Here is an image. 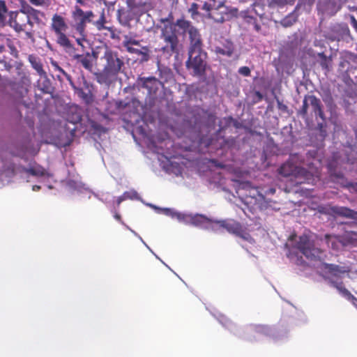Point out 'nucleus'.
<instances>
[{"label":"nucleus","instance_id":"f257e3e1","mask_svg":"<svg viewBox=\"0 0 357 357\" xmlns=\"http://www.w3.org/2000/svg\"><path fill=\"white\" fill-rule=\"evenodd\" d=\"M100 59L103 62V68L102 71L94 74L95 77L100 84L109 86L116 80L118 75L123 71L124 60L117 52L107 47Z\"/></svg>","mask_w":357,"mask_h":357},{"label":"nucleus","instance_id":"f03ea898","mask_svg":"<svg viewBox=\"0 0 357 357\" xmlns=\"http://www.w3.org/2000/svg\"><path fill=\"white\" fill-rule=\"evenodd\" d=\"M159 22L163 24V26H157L160 29V38L162 40L160 51L168 56L174 54H178L183 45L178 38L176 21L174 23H170L167 17H164L160 18Z\"/></svg>","mask_w":357,"mask_h":357},{"label":"nucleus","instance_id":"7ed1b4c3","mask_svg":"<svg viewBox=\"0 0 357 357\" xmlns=\"http://www.w3.org/2000/svg\"><path fill=\"white\" fill-rule=\"evenodd\" d=\"M50 29L56 36V43L64 51L73 52L74 45L66 32L68 29L66 19L60 14L54 13L51 19Z\"/></svg>","mask_w":357,"mask_h":357},{"label":"nucleus","instance_id":"20e7f679","mask_svg":"<svg viewBox=\"0 0 357 357\" xmlns=\"http://www.w3.org/2000/svg\"><path fill=\"white\" fill-rule=\"evenodd\" d=\"M176 24L181 35H188L190 42L188 50L195 52L203 48V40L200 31L192 24V22L182 17L176 20Z\"/></svg>","mask_w":357,"mask_h":357},{"label":"nucleus","instance_id":"39448f33","mask_svg":"<svg viewBox=\"0 0 357 357\" xmlns=\"http://www.w3.org/2000/svg\"><path fill=\"white\" fill-rule=\"evenodd\" d=\"M222 229H225L229 234L238 236L250 243L255 242L254 238L247 231V229L234 219L215 220L213 225V231H219Z\"/></svg>","mask_w":357,"mask_h":357},{"label":"nucleus","instance_id":"423d86ee","mask_svg":"<svg viewBox=\"0 0 357 357\" xmlns=\"http://www.w3.org/2000/svg\"><path fill=\"white\" fill-rule=\"evenodd\" d=\"M164 212L166 215H170L172 218H176L179 221L184 222L185 223L213 230V225L215 220H211L204 215H185L173 211L170 208H165Z\"/></svg>","mask_w":357,"mask_h":357},{"label":"nucleus","instance_id":"0eeeda50","mask_svg":"<svg viewBox=\"0 0 357 357\" xmlns=\"http://www.w3.org/2000/svg\"><path fill=\"white\" fill-rule=\"evenodd\" d=\"M6 22L17 33L25 31L27 25L31 28L33 27V22L29 21L28 16H26L24 2L21 4L19 10H10L8 13V18Z\"/></svg>","mask_w":357,"mask_h":357},{"label":"nucleus","instance_id":"6e6552de","mask_svg":"<svg viewBox=\"0 0 357 357\" xmlns=\"http://www.w3.org/2000/svg\"><path fill=\"white\" fill-rule=\"evenodd\" d=\"M128 10L119 8L116 12V17L119 23L123 26H128L134 17H139L146 12L145 5L135 0H126Z\"/></svg>","mask_w":357,"mask_h":357},{"label":"nucleus","instance_id":"1a4fd4ad","mask_svg":"<svg viewBox=\"0 0 357 357\" xmlns=\"http://www.w3.org/2000/svg\"><path fill=\"white\" fill-rule=\"evenodd\" d=\"M188 59L185 63L186 68L192 70L194 76L200 77L204 75L206 67V52L202 48L195 52H191V50H188Z\"/></svg>","mask_w":357,"mask_h":357},{"label":"nucleus","instance_id":"9d476101","mask_svg":"<svg viewBox=\"0 0 357 357\" xmlns=\"http://www.w3.org/2000/svg\"><path fill=\"white\" fill-rule=\"evenodd\" d=\"M71 16L73 20V29L77 33H84L86 31V24L92 22L95 15L92 10L84 11L80 7L75 6Z\"/></svg>","mask_w":357,"mask_h":357},{"label":"nucleus","instance_id":"9b49d317","mask_svg":"<svg viewBox=\"0 0 357 357\" xmlns=\"http://www.w3.org/2000/svg\"><path fill=\"white\" fill-rule=\"evenodd\" d=\"M296 248L308 259L315 260L321 257L323 251L314 245V242L307 235L299 236Z\"/></svg>","mask_w":357,"mask_h":357},{"label":"nucleus","instance_id":"f8f14e48","mask_svg":"<svg viewBox=\"0 0 357 357\" xmlns=\"http://www.w3.org/2000/svg\"><path fill=\"white\" fill-rule=\"evenodd\" d=\"M65 52L68 54V55L71 56L73 60H75L77 63L80 64L86 70L90 72L92 71L93 66L92 56H93L95 59H97V53L96 52L92 51L91 54L89 52L82 54H76L75 47L73 52Z\"/></svg>","mask_w":357,"mask_h":357},{"label":"nucleus","instance_id":"ddd939ff","mask_svg":"<svg viewBox=\"0 0 357 357\" xmlns=\"http://www.w3.org/2000/svg\"><path fill=\"white\" fill-rule=\"evenodd\" d=\"M317 9L318 15L333 16L341 9V5L337 0H319Z\"/></svg>","mask_w":357,"mask_h":357},{"label":"nucleus","instance_id":"4468645a","mask_svg":"<svg viewBox=\"0 0 357 357\" xmlns=\"http://www.w3.org/2000/svg\"><path fill=\"white\" fill-rule=\"evenodd\" d=\"M137 86L139 88L146 89L149 96L156 95L159 88L162 86V82L154 77H139L136 81Z\"/></svg>","mask_w":357,"mask_h":357},{"label":"nucleus","instance_id":"2eb2a0df","mask_svg":"<svg viewBox=\"0 0 357 357\" xmlns=\"http://www.w3.org/2000/svg\"><path fill=\"white\" fill-rule=\"evenodd\" d=\"M321 270L323 271V278L329 282L330 280H333L331 277L340 278L341 274L346 272L343 267L328 263L322 264Z\"/></svg>","mask_w":357,"mask_h":357},{"label":"nucleus","instance_id":"dca6fc26","mask_svg":"<svg viewBox=\"0 0 357 357\" xmlns=\"http://www.w3.org/2000/svg\"><path fill=\"white\" fill-rule=\"evenodd\" d=\"M79 84L76 86V89H74L75 92L77 93L79 97H80L86 103L89 104L93 101V96L90 91L88 92H85L83 89V87L89 89V84L86 81L84 75H82L78 78Z\"/></svg>","mask_w":357,"mask_h":357},{"label":"nucleus","instance_id":"f3484780","mask_svg":"<svg viewBox=\"0 0 357 357\" xmlns=\"http://www.w3.org/2000/svg\"><path fill=\"white\" fill-rule=\"evenodd\" d=\"M241 17L245 23L248 25H252L254 29L257 32H259L261 31V22L263 18L262 15H259V18H257V17L251 15L249 11H242L241 13Z\"/></svg>","mask_w":357,"mask_h":357},{"label":"nucleus","instance_id":"a211bd4d","mask_svg":"<svg viewBox=\"0 0 357 357\" xmlns=\"http://www.w3.org/2000/svg\"><path fill=\"white\" fill-rule=\"evenodd\" d=\"M26 16L29 21L33 22L34 24H40L42 22L41 17L45 16V13L39 10L33 8L29 5L26 2H24Z\"/></svg>","mask_w":357,"mask_h":357},{"label":"nucleus","instance_id":"6ab92c4d","mask_svg":"<svg viewBox=\"0 0 357 357\" xmlns=\"http://www.w3.org/2000/svg\"><path fill=\"white\" fill-rule=\"evenodd\" d=\"M308 100H310L312 112L314 113L316 119L319 117L323 121H325L326 117L321 100L314 95L310 96Z\"/></svg>","mask_w":357,"mask_h":357},{"label":"nucleus","instance_id":"aec40b11","mask_svg":"<svg viewBox=\"0 0 357 357\" xmlns=\"http://www.w3.org/2000/svg\"><path fill=\"white\" fill-rule=\"evenodd\" d=\"M331 211L335 215L357 219V212L347 207L335 206L331 208Z\"/></svg>","mask_w":357,"mask_h":357},{"label":"nucleus","instance_id":"412c9836","mask_svg":"<svg viewBox=\"0 0 357 357\" xmlns=\"http://www.w3.org/2000/svg\"><path fill=\"white\" fill-rule=\"evenodd\" d=\"M297 158V154L292 155L291 156L290 160L286 162L285 163L281 165V167L279 169V174L285 177L292 175L296 172L297 167L295 165H294L291 161L294 160L295 158Z\"/></svg>","mask_w":357,"mask_h":357},{"label":"nucleus","instance_id":"4be33fe9","mask_svg":"<svg viewBox=\"0 0 357 357\" xmlns=\"http://www.w3.org/2000/svg\"><path fill=\"white\" fill-rule=\"evenodd\" d=\"M234 51V44L231 41H225L221 46L215 47V52L217 54L231 56Z\"/></svg>","mask_w":357,"mask_h":357},{"label":"nucleus","instance_id":"5701e85b","mask_svg":"<svg viewBox=\"0 0 357 357\" xmlns=\"http://www.w3.org/2000/svg\"><path fill=\"white\" fill-rule=\"evenodd\" d=\"M29 61L32 66V68L37 72V73L43 77H46V72L43 69V64L39 58L33 56L29 55Z\"/></svg>","mask_w":357,"mask_h":357},{"label":"nucleus","instance_id":"b1692460","mask_svg":"<svg viewBox=\"0 0 357 357\" xmlns=\"http://www.w3.org/2000/svg\"><path fill=\"white\" fill-rule=\"evenodd\" d=\"M330 284L336 288L337 291L344 297L350 299H354L355 297L354 295L347 289L345 288L344 283L342 281L340 282H335L334 280H330Z\"/></svg>","mask_w":357,"mask_h":357},{"label":"nucleus","instance_id":"393cba45","mask_svg":"<svg viewBox=\"0 0 357 357\" xmlns=\"http://www.w3.org/2000/svg\"><path fill=\"white\" fill-rule=\"evenodd\" d=\"M330 284L336 288L337 291L344 297L350 299H354L355 297L354 295L347 289L345 288L344 283L342 281L340 282H335L334 280H330Z\"/></svg>","mask_w":357,"mask_h":357},{"label":"nucleus","instance_id":"a878e982","mask_svg":"<svg viewBox=\"0 0 357 357\" xmlns=\"http://www.w3.org/2000/svg\"><path fill=\"white\" fill-rule=\"evenodd\" d=\"M317 56L319 60L318 61L322 70L326 72L330 71L332 68V57L331 56H327L324 52L318 53Z\"/></svg>","mask_w":357,"mask_h":357},{"label":"nucleus","instance_id":"bb28decb","mask_svg":"<svg viewBox=\"0 0 357 357\" xmlns=\"http://www.w3.org/2000/svg\"><path fill=\"white\" fill-rule=\"evenodd\" d=\"M107 23V19L105 17V11L103 10L102 11V13H100L99 19L98 20L93 22V24L98 31H102V30L110 31L111 28L107 26V25H106Z\"/></svg>","mask_w":357,"mask_h":357},{"label":"nucleus","instance_id":"cd10ccee","mask_svg":"<svg viewBox=\"0 0 357 357\" xmlns=\"http://www.w3.org/2000/svg\"><path fill=\"white\" fill-rule=\"evenodd\" d=\"M7 41V38L0 35V54L5 52ZM8 59V57L3 56L0 57V63H4L6 68H11V65L9 63Z\"/></svg>","mask_w":357,"mask_h":357},{"label":"nucleus","instance_id":"c85d7f7f","mask_svg":"<svg viewBox=\"0 0 357 357\" xmlns=\"http://www.w3.org/2000/svg\"><path fill=\"white\" fill-rule=\"evenodd\" d=\"M220 10V13H227V8L225 6L223 3H221L216 8H215L212 13H211V17L217 22H224L225 17L222 15H221L220 17H218L219 15V10Z\"/></svg>","mask_w":357,"mask_h":357},{"label":"nucleus","instance_id":"c756f323","mask_svg":"<svg viewBox=\"0 0 357 357\" xmlns=\"http://www.w3.org/2000/svg\"><path fill=\"white\" fill-rule=\"evenodd\" d=\"M298 20V15L295 12H292L284 17L280 24L284 27H290Z\"/></svg>","mask_w":357,"mask_h":357},{"label":"nucleus","instance_id":"7c9ffc66","mask_svg":"<svg viewBox=\"0 0 357 357\" xmlns=\"http://www.w3.org/2000/svg\"><path fill=\"white\" fill-rule=\"evenodd\" d=\"M24 172L35 176H44L46 174V170L40 165L26 168L24 169Z\"/></svg>","mask_w":357,"mask_h":357},{"label":"nucleus","instance_id":"2f4dec72","mask_svg":"<svg viewBox=\"0 0 357 357\" xmlns=\"http://www.w3.org/2000/svg\"><path fill=\"white\" fill-rule=\"evenodd\" d=\"M296 0H271L268 6L272 8H283L287 5H293Z\"/></svg>","mask_w":357,"mask_h":357},{"label":"nucleus","instance_id":"473e14b6","mask_svg":"<svg viewBox=\"0 0 357 357\" xmlns=\"http://www.w3.org/2000/svg\"><path fill=\"white\" fill-rule=\"evenodd\" d=\"M335 31L337 33H340L338 40H340V39L344 40L350 36L349 29L348 26L345 24L338 25L337 27H335Z\"/></svg>","mask_w":357,"mask_h":357},{"label":"nucleus","instance_id":"72a5a7b5","mask_svg":"<svg viewBox=\"0 0 357 357\" xmlns=\"http://www.w3.org/2000/svg\"><path fill=\"white\" fill-rule=\"evenodd\" d=\"M8 8L5 0H0V24H4L6 20V15H8Z\"/></svg>","mask_w":357,"mask_h":357},{"label":"nucleus","instance_id":"f704fd0d","mask_svg":"<svg viewBox=\"0 0 357 357\" xmlns=\"http://www.w3.org/2000/svg\"><path fill=\"white\" fill-rule=\"evenodd\" d=\"M325 240L328 247H331L333 250L338 249V245L340 243V242L336 236L330 234H326Z\"/></svg>","mask_w":357,"mask_h":357},{"label":"nucleus","instance_id":"c9c22d12","mask_svg":"<svg viewBox=\"0 0 357 357\" xmlns=\"http://www.w3.org/2000/svg\"><path fill=\"white\" fill-rule=\"evenodd\" d=\"M307 109H308V102L306 98H304L303 101V105L300 110L298 112V114L302 116L303 119H307Z\"/></svg>","mask_w":357,"mask_h":357},{"label":"nucleus","instance_id":"e433bc0d","mask_svg":"<svg viewBox=\"0 0 357 357\" xmlns=\"http://www.w3.org/2000/svg\"><path fill=\"white\" fill-rule=\"evenodd\" d=\"M7 40L8 41L6 42V46L8 47L10 55L13 58L17 59L18 57V51L17 48L15 47L10 39L7 38Z\"/></svg>","mask_w":357,"mask_h":357},{"label":"nucleus","instance_id":"4c0bfd02","mask_svg":"<svg viewBox=\"0 0 357 357\" xmlns=\"http://www.w3.org/2000/svg\"><path fill=\"white\" fill-rule=\"evenodd\" d=\"M45 80L43 82L42 85L39 83L38 84L40 86V89L43 92L45 93H49L51 91V82L50 79L46 77H44Z\"/></svg>","mask_w":357,"mask_h":357},{"label":"nucleus","instance_id":"58836bf2","mask_svg":"<svg viewBox=\"0 0 357 357\" xmlns=\"http://www.w3.org/2000/svg\"><path fill=\"white\" fill-rule=\"evenodd\" d=\"M139 45V40L132 39V38H130L128 36H124V40L123 41V47L131 46V45Z\"/></svg>","mask_w":357,"mask_h":357},{"label":"nucleus","instance_id":"ea45409f","mask_svg":"<svg viewBox=\"0 0 357 357\" xmlns=\"http://www.w3.org/2000/svg\"><path fill=\"white\" fill-rule=\"evenodd\" d=\"M79 34V37L75 38V41L78 45H79L82 49L84 48L83 43L86 41V31H84V33H77Z\"/></svg>","mask_w":357,"mask_h":357},{"label":"nucleus","instance_id":"a19ab883","mask_svg":"<svg viewBox=\"0 0 357 357\" xmlns=\"http://www.w3.org/2000/svg\"><path fill=\"white\" fill-rule=\"evenodd\" d=\"M227 123L230 124L232 123L233 126L236 128H241L243 127L242 123L238 121L237 120L234 119L233 117L229 116L227 119Z\"/></svg>","mask_w":357,"mask_h":357},{"label":"nucleus","instance_id":"79ce46f5","mask_svg":"<svg viewBox=\"0 0 357 357\" xmlns=\"http://www.w3.org/2000/svg\"><path fill=\"white\" fill-rule=\"evenodd\" d=\"M238 72L239 74L245 77L250 76L251 73L250 69L248 66H242L239 68Z\"/></svg>","mask_w":357,"mask_h":357},{"label":"nucleus","instance_id":"37998d69","mask_svg":"<svg viewBox=\"0 0 357 357\" xmlns=\"http://www.w3.org/2000/svg\"><path fill=\"white\" fill-rule=\"evenodd\" d=\"M126 50L129 52V53H131V54H144L146 56V53H143L141 50H138V49H136V48H134L131 46H127V47H124Z\"/></svg>","mask_w":357,"mask_h":357},{"label":"nucleus","instance_id":"c03bdc74","mask_svg":"<svg viewBox=\"0 0 357 357\" xmlns=\"http://www.w3.org/2000/svg\"><path fill=\"white\" fill-rule=\"evenodd\" d=\"M91 126L94 130H96L97 132L105 131L104 128L100 124H99L95 121H91Z\"/></svg>","mask_w":357,"mask_h":357},{"label":"nucleus","instance_id":"a18cd8bd","mask_svg":"<svg viewBox=\"0 0 357 357\" xmlns=\"http://www.w3.org/2000/svg\"><path fill=\"white\" fill-rule=\"evenodd\" d=\"M315 2V0H299L298 6H307L309 7H311Z\"/></svg>","mask_w":357,"mask_h":357},{"label":"nucleus","instance_id":"49530a36","mask_svg":"<svg viewBox=\"0 0 357 357\" xmlns=\"http://www.w3.org/2000/svg\"><path fill=\"white\" fill-rule=\"evenodd\" d=\"M198 9H199V6L197 3H192V5H191V7L189 10V11L192 13V15H195V14H197L198 13Z\"/></svg>","mask_w":357,"mask_h":357},{"label":"nucleus","instance_id":"de8ad7c7","mask_svg":"<svg viewBox=\"0 0 357 357\" xmlns=\"http://www.w3.org/2000/svg\"><path fill=\"white\" fill-rule=\"evenodd\" d=\"M52 64L54 66V70L59 71L63 75L66 73V72L61 67H60L56 61H52Z\"/></svg>","mask_w":357,"mask_h":357},{"label":"nucleus","instance_id":"09e8293b","mask_svg":"<svg viewBox=\"0 0 357 357\" xmlns=\"http://www.w3.org/2000/svg\"><path fill=\"white\" fill-rule=\"evenodd\" d=\"M66 79L68 81L70 85L72 86V88L74 89H76V86L77 85L75 84V83L73 81V79L71 77V76L68 74L67 73L63 75Z\"/></svg>","mask_w":357,"mask_h":357},{"label":"nucleus","instance_id":"8fccbe9b","mask_svg":"<svg viewBox=\"0 0 357 357\" xmlns=\"http://www.w3.org/2000/svg\"><path fill=\"white\" fill-rule=\"evenodd\" d=\"M66 79L68 81L70 85L72 86V88L74 89H76V86L77 85L75 84V83L73 81V79L71 77V76L68 74L67 73L63 75Z\"/></svg>","mask_w":357,"mask_h":357},{"label":"nucleus","instance_id":"3c124183","mask_svg":"<svg viewBox=\"0 0 357 357\" xmlns=\"http://www.w3.org/2000/svg\"><path fill=\"white\" fill-rule=\"evenodd\" d=\"M350 22H351L352 27L357 32V20L355 18V17L354 15L350 16Z\"/></svg>","mask_w":357,"mask_h":357},{"label":"nucleus","instance_id":"603ef678","mask_svg":"<svg viewBox=\"0 0 357 357\" xmlns=\"http://www.w3.org/2000/svg\"><path fill=\"white\" fill-rule=\"evenodd\" d=\"M31 4L34 6H43L45 3V0H28Z\"/></svg>","mask_w":357,"mask_h":357},{"label":"nucleus","instance_id":"864d4df0","mask_svg":"<svg viewBox=\"0 0 357 357\" xmlns=\"http://www.w3.org/2000/svg\"><path fill=\"white\" fill-rule=\"evenodd\" d=\"M126 195H121L120 197H119L116 199V204L117 206H119L121 204V203L126 200Z\"/></svg>","mask_w":357,"mask_h":357},{"label":"nucleus","instance_id":"5fc2aeb1","mask_svg":"<svg viewBox=\"0 0 357 357\" xmlns=\"http://www.w3.org/2000/svg\"><path fill=\"white\" fill-rule=\"evenodd\" d=\"M167 17L169 20V22L170 23H174V16H173V14L172 13H170Z\"/></svg>","mask_w":357,"mask_h":357},{"label":"nucleus","instance_id":"6e6d98bb","mask_svg":"<svg viewBox=\"0 0 357 357\" xmlns=\"http://www.w3.org/2000/svg\"><path fill=\"white\" fill-rule=\"evenodd\" d=\"M25 35L28 38L33 39V35L31 31H26Z\"/></svg>","mask_w":357,"mask_h":357},{"label":"nucleus","instance_id":"4d7b16f0","mask_svg":"<svg viewBox=\"0 0 357 357\" xmlns=\"http://www.w3.org/2000/svg\"><path fill=\"white\" fill-rule=\"evenodd\" d=\"M126 195V199H132V196H131V193L129 192H126L123 194V195Z\"/></svg>","mask_w":357,"mask_h":357},{"label":"nucleus","instance_id":"13d9d810","mask_svg":"<svg viewBox=\"0 0 357 357\" xmlns=\"http://www.w3.org/2000/svg\"><path fill=\"white\" fill-rule=\"evenodd\" d=\"M40 189V185H34L32 187V190L33 191H37V190H39Z\"/></svg>","mask_w":357,"mask_h":357},{"label":"nucleus","instance_id":"bf43d9fd","mask_svg":"<svg viewBox=\"0 0 357 357\" xmlns=\"http://www.w3.org/2000/svg\"><path fill=\"white\" fill-rule=\"evenodd\" d=\"M114 218H115L116 220H119V221H121V215H120L119 214L116 213V214L114 215Z\"/></svg>","mask_w":357,"mask_h":357},{"label":"nucleus","instance_id":"052dcab7","mask_svg":"<svg viewBox=\"0 0 357 357\" xmlns=\"http://www.w3.org/2000/svg\"><path fill=\"white\" fill-rule=\"evenodd\" d=\"M203 9H205L206 10H209V5L206 2L204 3L203 6Z\"/></svg>","mask_w":357,"mask_h":357},{"label":"nucleus","instance_id":"680f3d73","mask_svg":"<svg viewBox=\"0 0 357 357\" xmlns=\"http://www.w3.org/2000/svg\"><path fill=\"white\" fill-rule=\"evenodd\" d=\"M318 127H319V130H321L324 127L323 123H318Z\"/></svg>","mask_w":357,"mask_h":357},{"label":"nucleus","instance_id":"e2e57ef3","mask_svg":"<svg viewBox=\"0 0 357 357\" xmlns=\"http://www.w3.org/2000/svg\"><path fill=\"white\" fill-rule=\"evenodd\" d=\"M121 106L125 107L126 106V104H125L124 105H122V102H119V107H121Z\"/></svg>","mask_w":357,"mask_h":357},{"label":"nucleus","instance_id":"0e129e2a","mask_svg":"<svg viewBox=\"0 0 357 357\" xmlns=\"http://www.w3.org/2000/svg\"><path fill=\"white\" fill-rule=\"evenodd\" d=\"M265 330H267V331H268V328H262V331H261V332H263V331H265Z\"/></svg>","mask_w":357,"mask_h":357},{"label":"nucleus","instance_id":"69168bd1","mask_svg":"<svg viewBox=\"0 0 357 357\" xmlns=\"http://www.w3.org/2000/svg\"><path fill=\"white\" fill-rule=\"evenodd\" d=\"M352 10H357V8H353Z\"/></svg>","mask_w":357,"mask_h":357},{"label":"nucleus","instance_id":"338daca9","mask_svg":"<svg viewBox=\"0 0 357 357\" xmlns=\"http://www.w3.org/2000/svg\"><path fill=\"white\" fill-rule=\"evenodd\" d=\"M257 95L260 96H261V94L259 92H257Z\"/></svg>","mask_w":357,"mask_h":357},{"label":"nucleus","instance_id":"774afa93","mask_svg":"<svg viewBox=\"0 0 357 357\" xmlns=\"http://www.w3.org/2000/svg\"><path fill=\"white\" fill-rule=\"evenodd\" d=\"M348 0H344V1H347Z\"/></svg>","mask_w":357,"mask_h":357}]
</instances>
